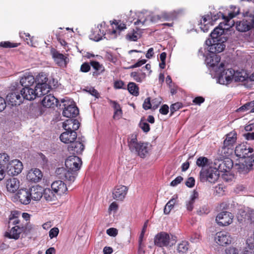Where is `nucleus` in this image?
Instances as JSON below:
<instances>
[{"mask_svg":"<svg viewBox=\"0 0 254 254\" xmlns=\"http://www.w3.org/2000/svg\"><path fill=\"white\" fill-rule=\"evenodd\" d=\"M239 13V9L237 8L236 11L230 12L228 16H225L223 14L219 12L218 13V17L222 16L224 20V22H220L219 25L216 27L211 33L210 36L211 39H220L219 37L224 34L225 30H228L232 26L234 25V21H230L231 19L237 16Z\"/></svg>","mask_w":254,"mask_h":254,"instance_id":"1","label":"nucleus"},{"mask_svg":"<svg viewBox=\"0 0 254 254\" xmlns=\"http://www.w3.org/2000/svg\"><path fill=\"white\" fill-rule=\"evenodd\" d=\"M127 144L130 151L141 158L145 157L148 153V144L138 141L137 135L135 133L129 135L127 138Z\"/></svg>","mask_w":254,"mask_h":254,"instance_id":"2","label":"nucleus"},{"mask_svg":"<svg viewBox=\"0 0 254 254\" xmlns=\"http://www.w3.org/2000/svg\"><path fill=\"white\" fill-rule=\"evenodd\" d=\"M219 178V173L215 169L212 162L209 168H202L199 173V179L201 182H208L211 184L215 183Z\"/></svg>","mask_w":254,"mask_h":254,"instance_id":"3","label":"nucleus"},{"mask_svg":"<svg viewBox=\"0 0 254 254\" xmlns=\"http://www.w3.org/2000/svg\"><path fill=\"white\" fill-rule=\"evenodd\" d=\"M61 101L63 103V115L64 116L72 118L75 117L79 114L78 109L74 105L73 100L66 97L62 99Z\"/></svg>","mask_w":254,"mask_h":254,"instance_id":"4","label":"nucleus"},{"mask_svg":"<svg viewBox=\"0 0 254 254\" xmlns=\"http://www.w3.org/2000/svg\"><path fill=\"white\" fill-rule=\"evenodd\" d=\"M176 242V237L165 232H160L154 238V244L160 247H167L174 245Z\"/></svg>","mask_w":254,"mask_h":254,"instance_id":"5","label":"nucleus"},{"mask_svg":"<svg viewBox=\"0 0 254 254\" xmlns=\"http://www.w3.org/2000/svg\"><path fill=\"white\" fill-rule=\"evenodd\" d=\"M234 167L240 173H247L250 170L254 168V154H251L243 158L241 162L236 163Z\"/></svg>","mask_w":254,"mask_h":254,"instance_id":"6","label":"nucleus"},{"mask_svg":"<svg viewBox=\"0 0 254 254\" xmlns=\"http://www.w3.org/2000/svg\"><path fill=\"white\" fill-rule=\"evenodd\" d=\"M48 79L47 75L44 73H40L36 76L35 82H36V87L38 92L45 95L50 91L52 85L47 83Z\"/></svg>","mask_w":254,"mask_h":254,"instance_id":"7","label":"nucleus"},{"mask_svg":"<svg viewBox=\"0 0 254 254\" xmlns=\"http://www.w3.org/2000/svg\"><path fill=\"white\" fill-rule=\"evenodd\" d=\"M215 169L221 172H229L233 166L232 160L230 158H216L212 162Z\"/></svg>","mask_w":254,"mask_h":254,"instance_id":"8","label":"nucleus"},{"mask_svg":"<svg viewBox=\"0 0 254 254\" xmlns=\"http://www.w3.org/2000/svg\"><path fill=\"white\" fill-rule=\"evenodd\" d=\"M59 178L70 184L73 182L77 175V173L64 168H59L56 170Z\"/></svg>","mask_w":254,"mask_h":254,"instance_id":"9","label":"nucleus"},{"mask_svg":"<svg viewBox=\"0 0 254 254\" xmlns=\"http://www.w3.org/2000/svg\"><path fill=\"white\" fill-rule=\"evenodd\" d=\"M254 28V14L247 16L243 20L237 22L236 29L240 32H246Z\"/></svg>","mask_w":254,"mask_h":254,"instance_id":"10","label":"nucleus"},{"mask_svg":"<svg viewBox=\"0 0 254 254\" xmlns=\"http://www.w3.org/2000/svg\"><path fill=\"white\" fill-rule=\"evenodd\" d=\"M206 44L209 46L208 51L212 53H220L226 47L224 42H221L220 39H208L206 41Z\"/></svg>","mask_w":254,"mask_h":254,"instance_id":"11","label":"nucleus"},{"mask_svg":"<svg viewBox=\"0 0 254 254\" xmlns=\"http://www.w3.org/2000/svg\"><path fill=\"white\" fill-rule=\"evenodd\" d=\"M6 170L9 175L16 176L21 172L23 170V164L19 160L14 159L8 162Z\"/></svg>","mask_w":254,"mask_h":254,"instance_id":"12","label":"nucleus"},{"mask_svg":"<svg viewBox=\"0 0 254 254\" xmlns=\"http://www.w3.org/2000/svg\"><path fill=\"white\" fill-rule=\"evenodd\" d=\"M65 165L67 169L77 173L82 165V161L76 156H70L65 160Z\"/></svg>","mask_w":254,"mask_h":254,"instance_id":"13","label":"nucleus"},{"mask_svg":"<svg viewBox=\"0 0 254 254\" xmlns=\"http://www.w3.org/2000/svg\"><path fill=\"white\" fill-rule=\"evenodd\" d=\"M235 70L232 68H228L224 70L219 75L218 81L220 84L227 85L234 81Z\"/></svg>","mask_w":254,"mask_h":254,"instance_id":"14","label":"nucleus"},{"mask_svg":"<svg viewBox=\"0 0 254 254\" xmlns=\"http://www.w3.org/2000/svg\"><path fill=\"white\" fill-rule=\"evenodd\" d=\"M20 92L22 100L26 99L31 101L35 99L36 97L44 95L41 92H38L36 87L35 89L30 87H23Z\"/></svg>","mask_w":254,"mask_h":254,"instance_id":"15","label":"nucleus"},{"mask_svg":"<svg viewBox=\"0 0 254 254\" xmlns=\"http://www.w3.org/2000/svg\"><path fill=\"white\" fill-rule=\"evenodd\" d=\"M85 142L84 138L78 137L77 140L73 141L68 147L69 151L73 154H80L82 153L85 148L84 142Z\"/></svg>","mask_w":254,"mask_h":254,"instance_id":"16","label":"nucleus"},{"mask_svg":"<svg viewBox=\"0 0 254 254\" xmlns=\"http://www.w3.org/2000/svg\"><path fill=\"white\" fill-rule=\"evenodd\" d=\"M214 240L219 245L223 246L230 244L232 238L228 232L220 231L216 234Z\"/></svg>","mask_w":254,"mask_h":254,"instance_id":"17","label":"nucleus"},{"mask_svg":"<svg viewBox=\"0 0 254 254\" xmlns=\"http://www.w3.org/2000/svg\"><path fill=\"white\" fill-rule=\"evenodd\" d=\"M233 218V216L230 212L223 211L217 215L216 221L219 226H227L232 222Z\"/></svg>","mask_w":254,"mask_h":254,"instance_id":"18","label":"nucleus"},{"mask_svg":"<svg viewBox=\"0 0 254 254\" xmlns=\"http://www.w3.org/2000/svg\"><path fill=\"white\" fill-rule=\"evenodd\" d=\"M30 196V190L21 189L16 193L15 198L21 204L27 205L29 204L31 200Z\"/></svg>","mask_w":254,"mask_h":254,"instance_id":"19","label":"nucleus"},{"mask_svg":"<svg viewBox=\"0 0 254 254\" xmlns=\"http://www.w3.org/2000/svg\"><path fill=\"white\" fill-rule=\"evenodd\" d=\"M218 15L212 16L210 15L207 14L202 16L200 21V28L204 32H207L210 26L213 25V21H215L217 19Z\"/></svg>","mask_w":254,"mask_h":254,"instance_id":"20","label":"nucleus"},{"mask_svg":"<svg viewBox=\"0 0 254 254\" xmlns=\"http://www.w3.org/2000/svg\"><path fill=\"white\" fill-rule=\"evenodd\" d=\"M111 24L113 26V29L110 31V34L112 38H115L118 35H120L121 31L127 28L126 25L121 20H114L113 22L110 21Z\"/></svg>","mask_w":254,"mask_h":254,"instance_id":"21","label":"nucleus"},{"mask_svg":"<svg viewBox=\"0 0 254 254\" xmlns=\"http://www.w3.org/2000/svg\"><path fill=\"white\" fill-rule=\"evenodd\" d=\"M253 149L251 147H248L245 144H239L236 147L235 153L236 155L242 159L246 158V156L252 154Z\"/></svg>","mask_w":254,"mask_h":254,"instance_id":"22","label":"nucleus"},{"mask_svg":"<svg viewBox=\"0 0 254 254\" xmlns=\"http://www.w3.org/2000/svg\"><path fill=\"white\" fill-rule=\"evenodd\" d=\"M128 189L125 186L116 187L113 191V197L117 200L123 201L127 193Z\"/></svg>","mask_w":254,"mask_h":254,"instance_id":"23","label":"nucleus"},{"mask_svg":"<svg viewBox=\"0 0 254 254\" xmlns=\"http://www.w3.org/2000/svg\"><path fill=\"white\" fill-rule=\"evenodd\" d=\"M51 188L55 193L59 195L65 193L67 190L66 184L60 180L54 182L51 185Z\"/></svg>","mask_w":254,"mask_h":254,"instance_id":"24","label":"nucleus"},{"mask_svg":"<svg viewBox=\"0 0 254 254\" xmlns=\"http://www.w3.org/2000/svg\"><path fill=\"white\" fill-rule=\"evenodd\" d=\"M6 100L7 103L11 106L19 105L23 102L20 92H14L8 94Z\"/></svg>","mask_w":254,"mask_h":254,"instance_id":"25","label":"nucleus"},{"mask_svg":"<svg viewBox=\"0 0 254 254\" xmlns=\"http://www.w3.org/2000/svg\"><path fill=\"white\" fill-rule=\"evenodd\" d=\"M63 127L66 131H75L79 127V123L76 119L69 118L63 122Z\"/></svg>","mask_w":254,"mask_h":254,"instance_id":"26","label":"nucleus"},{"mask_svg":"<svg viewBox=\"0 0 254 254\" xmlns=\"http://www.w3.org/2000/svg\"><path fill=\"white\" fill-rule=\"evenodd\" d=\"M43 177L42 172L39 169L35 168L30 170L26 176L27 179L31 182H39Z\"/></svg>","mask_w":254,"mask_h":254,"instance_id":"27","label":"nucleus"},{"mask_svg":"<svg viewBox=\"0 0 254 254\" xmlns=\"http://www.w3.org/2000/svg\"><path fill=\"white\" fill-rule=\"evenodd\" d=\"M60 140L64 143H71L77 139V133L76 131H69L65 130L60 136Z\"/></svg>","mask_w":254,"mask_h":254,"instance_id":"28","label":"nucleus"},{"mask_svg":"<svg viewBox=\"0 0 254 254\" xmlns=\"http://www.w3.org/2000/svg\"><path fill=\"white\" fill-rule=\"evenodd\" d=\"M25 230L24 227L19 225L13 227L9 232L5 233V236L9 239L17 240L20 237V235Z\"/></svg>","mask_w":254,"mask_h":254,"instance_id":"29","label":"nucleus"},{"mask_svg":"<svg viewBox=\"0 0 254 254\" xmlns=\"http://www.w3.org/2000/svg\"><path fill=\"white\" fill-rule=\"evenodd\" d=\"M53 58L55 62L60 66L64 67L66 66L67 64L69 62L67 57L57 51H54L52 53Z\"/></svg>","mask_w":254,"mask_h":254,"instance_id":"30","label":"nucleus"},{"mask_svg":"<svg viewBox=\"0 0 254 254\" xmlns=\"http://www.w3.org/2000/svg\"><path fill=\"white\" fill-rule=\"evenodd\" d=\"M58 100L52 94L44 96L42 100V104L46 108H52L57 105Z\"/></svg>","mask_w":254,"mask_h":254,"instance_id":"31","label":"nucleus"},{"mask_svg":"<svg viewBox=\"0 0 254 254\" xmlns=\"http://www.w3.org/2000/svg\"><path fill=\"white\" fill-rule=\"evenodd\" d=\"M43 190L40 187H33L30 190L31 199L39 200L43 197Z\"/></svg>","mask_w":254,"mask_h":254,"instance_id":"32","label":"nucleus"},{"mask_svg":"<svg viewBox=\"0 0 254 254\" xmlns=\"http://www.w3.org/2000/svg\"><path fill=\"white\" fill-rule=\"evenodd\" d=\"M237 140V133L235 131H231L226 135L225 139L224 141L223 144L225 146L233 147Z\"/></svg>","mask_w":254,"mask_h":254,"instance_id":"33","label":"nucleus"},{"mask_svg":"<svg viewBox=\"0 0 254 254\" xmlns=\"http://www.w3.org/2000/svg\"><path fill=\"white\" fill-rule=\"evenodd\" d=\"M19 181L15 178H13L7 180L6 183V188L8 191L14 192L19 188Z\"/></svg>","mask_w":254,"mask_h":254,"instance_id":"34","label":"nucleus"},{"mask_svg":"<svg viewBox=\"0 0 254 254\" xmlns=\"http://www.w3.org/2000/svg\"><path fill=\"white\" fill-rule=\"evenodd\" d=\"M198 197V193L194 190L190 196V197L189 200L186 201V208L187 210L189 211H191L194 207V203L195 201V200L197 199Z\"/></svg>","mask_w":254,"mask_h":254,"instance_id":"35","label":"nucleus"},{"mask_svg":"<svg viewBox=\"0 0 254 254\" xmlns=\"http://www.w3.org/2000/svg\"><path fill=\"white\" fill-rule=\"evenodd\" d=\"M109 103L112 105L114 109L113 118L114 119L119 120L123 114V111L120 105L115 101L110 100Z\"/></svg>","mask_w":254,"mask_h":254,"instance_id":"36","label":"nucleus"},{"mask_svg":"<svg viewBox=\"0 0 254 254\" xmlns=\"http://www.w3.org/2000/svg\"><path fill=\"white\" fill-rule=\"evenodd\" d=\"M35 81V78L33 75L26 74L21 78L20 83L23 87H29L33 84Z\"/></svg>","mask_w":254,"mask_h":254,"instance_id":"37","label":"nucleus"},{"mask_svg":"<svg viewBox=\"0 0 254 254\" xmlns=\"http://www.w3.org/2000/svg\"><path fill=\"white\" fill-rule=\"evenodd\" d=\"M248 79H249V75L246 71L244 70L240 71L235 70L234 81L235 82H243Z\"/></svg>","mask_w":254,"mask_h":254,"instance_id":"38","label":"nucleus"},{"mask_svg":"<svg viewBox=\"0 0 254 254\" xmlns=\"http://www.w3.org/2000/svg\"><path fill=\"white\" fill-rule=\"evenodd\" d=\"M90 64L92 67L95 70V71L93 72V76H97L104 71V66L102 64H100L99 62L96 61H91Z\"/></svg>","mask_w":254,"mask_h":254,"instance_id":"39","label":"nucleus"},{"mask_svg":"<svg viewBox=\"0 0 254 254\" xmlns=\"http://www.w3.org/2000/svg\"><path fill=\"white\" fill-rule=\"evenodd\" d=\"M55 193L50 189L47 188L43 190V197L48 201L55 200L56 198Z\"/></svg>","mask_w":254,"mask_h":254,"instance_id":"40","label":"nucleus"},{"mask_svg":"<svg viewBox=\"0 0 254 254\" xmlns=\"http://www.w3.org/2000/svg\"><path fill=\"white\" fill-rule=\"evenodd\" d=\"M233 147L232 146H225L224 144L222 146L220 151V158H229L230 156L233 153Z\"/></svg>","mask_w":254,"mask_h":254,"instance_id":"41","label":"nucleus"},{"mask_svg":"<svg viewBox=\"0 0 254 254\" xmlns=\"http://www.w3.org/2000/svg\"><path fill=\"white\" fill-rule=\"evenodd\" d=\"M177 196L174 195L173 197L167 203L164 209V213L165 214H168L170 213L171 210L173 208L174 205L176 202Z\"/></svg>","mask_w":254,"mask_h":254,"instance_id":"42","label":"nucleus"},{"mask_svg":"<svg viewBox=\"0 0 254 254\" xmlns=\"http://www.w3.org/2000/svg\"><path fill=\"white\" fill-rule=\"evenodd\" d=\"M220 61V57L217 55H214L210 57H207L206 59L207 64L211 67H214L217 65Z\"/></svg>","mask_w":254,"mask_h":254,"instance_id":"43","label":"nucleus"},{"mask_svg":"<svg viewBox=\"0 0 254 254\" xmlns=\"http://www.w3.org/2000/svg\"><path fill=\"white\" fill-rule=\"evenodd\" d=\"M196 165L202 168H209L211 165L209 160L205 157H200L196 160Z\"/></svg>","mask_w":254,"mask_h":254,"instance_id":"44","label":"nucleus"},{"mask_svg":"<svg viewBox=\"0 0 254 254\" xmlns=\"http://www.w3.org/2000/svg\"><path fill=\"white\" fill-rule=\"evenodd\" d=\"M127 90L132 95L137 96L139 95V88L134 82H129L127 85Z\"/></svg>","mask_w":254,"mask_h":254,"instance_id":"45","label":"nucleus"},{"mask_svg":"<svg viewBox=\"0 0 254 254\" xmlns=\"http://www.w3.org/2000/svg\"><path fill=\"white\" fill-rule=\"evenodd\" d=\"M130 76L134 80L138 82H141L145 77V74L142 72H132Z\"/></svg>","mask_w":254,"mask_h":254,"instance_id":"46","label":"nucleus"},{"mask_svg":"<svg viewBox=\"0 0 254 254\" xmlns=\"http://www.w3.org/2000/svg\"><path fill=\"white\" fill-rule=\"evenodd\" d=\"M104 31L101 32L100 29L96 31H94L92 34L90 35L91 39L95 41H99L102 39V37L104 35Z\"/></svg>","mask_w":254,"mask_h":254,"instance_id":"47","label":"nucleus"},{"mask_svg":"<svg viewBox=\"0 0 254 254\" xmlns=\"http://www.w3.org/2000/svg\"><path fill=\"white\" fill-rule=\"evenodd\" d=\"M254 107V100L249 103H247L242 107L237 109V111L238 112H246L250 110L252 112V109Z\"/></svg>","mask_w":254,"mask_h":254,"instance_id":"48","label":"nucleus"},{"mask_svg":"<svg viewBox=\"0 0 254 254\" xmlns=\"http://www.w3.org/2000/svg\"><path fill=\"white\" fill-rule=\"evenodd\" d=\"M189 249V243L187 241H182L178 244L177 251L179 253H186Z\"/></svg>","mask_w":254,"mask_h":254,"instance_id":"49","label":"nucleus"},{"mask_svg":"<svg viewBox=\"0 0 254 254\" xmlns=\"http://www.w3.org/2000/svg\"><path fill=\"white\" fill-rule=\"evenodd\" d=\"M225 187L224 185L219 184L216 186L214 188V193L217 194L218 196L223 195L224 194L225 191Z\"/></svg>","mask_w":254,"mask_h":254,"instance_id":"50","label":"nucleus"},{"mask_svg":"<svg viewBox=\"0 0 254 254\" xmlns=\"http://www.w3.org/2000/svg\"><path fill=\"white\" fill-rule=\"evenodd\" d=\"M147 20V18L144 15V14L142 13H139L138 16L137 20L134 22V24L137 25H139L141 24L142 25H144Z\"/></svg>","mask_w":254,"mask_h":254,"instance_id":"51","label":"nucleus"},{"mask_svg":"<svg viewBox=\"0 0 254 254\" xmlns=\"http://www.w3.org/2000/svg\"><path fill=\"white\" fill-rule=\"evenodd\" d=\"M9 159V156L6 153L0 154V164H3L6 167L8 163Z\"/></svg>","mask_w":254,"mask_h":254,"instance_id":"52","label":"nucleus"},{"mask_svg":"<svg viewBox=\"0 0 254 254\" xmlns=\"http://www.w3.org/2000/svg\"><path fill=\"white\" fill-rule=\"evenodd\" d=\"M126 39L130 41H136L138 39V34L136 32L129 33L126 35Z\"/></svg>","mask_w":254,"mask_h":254,"instance_id":"53","label":"nucleus"},{"mask_svg":"<svg viewBox=\"0 0 254 254\" xmlns=\"http://www.w3.org/2000/svg\"><path fill=\"white\" fill-rule=\"evenodd\" d=\"M139 127L142 129L145 132H147L150 130L149 125L146 122H144L143 120H141L139 123Z\"/></svg>","mask_w":254,"mask_h":254,"instance_id":"54","label":"nucleus"},{"mask_svg":"<svg viewBox=\"0 0 254 254\" xmlns=\"http://www.w3.org/2000/svg\"><path fill=\"white\" fill-rule=\"evenodd\" d=\"M18 44L11 43L9 41L1 42L0 46L4 48H14L18 46Z\"/></svg>","mask_w":254,"mask_h":254,"instance_id":"55","label":"nucleus"},{"mask_svg":"<svg viewBox=\"0 0 254 254\" xmlns=\"http://www.w3.org/2000/svg\"><path fill=\"white\" fill-rule=\"evenodd\" d=\"M90 64L88 63H84L80 66V70L82 72H87L90 70Z\"/></svg>","mask_w":254,"mask_h":254,"instance_id":"56","label":"nucleus"},{"mask_svg":"<svg viewBox=\"0 0 254 254\" xmlns=\"http://www.w3.org/2000/svg\"><path fill=\"white\" fill-rule=\"evenodd\" d=\"M59 232V229L57 227H54L51 229L49 232V237L51 239L56 237Z\"/></svg>","mask_w":254,"mask_h":254,"instance_id":"57","label":"nucleus"},{"mask_svg":"<svg viewBox=\"0 0 254 254\" xmlns=\"http://www.w3.org/2000/svg\"><path fill=\"white\" fill-rule=\"evenodd\" d=\"M224 254H240L238 249L234 247H230L225 250Z\"/></svg>","mask_w":254,"mask_h":254,"instance_id":"58","label":"nucleus"},{"mask_svg":"<svg viewBox=\"0 0 254 254\" xmlns=\"http://www.w3.org/2000/svg\"><path fill=\"white\" fill-rule=\"evenodd\" d=\"M152 104L150 101V98H147L144 101L143 104V108L144 109L147 110L152 108Z\"/></svg>","mask_w":254,"mask_h":254,"instance_id":"59","label":"nucleus"},{"mask_svg":"<svg viewBox=\"0 0 254 254\" xmlns=\"http://www.w3.org/2000/svg\"><path fill=\"white\" fill-rule=\"evenodd\" d=\"M181 107V104L179 102L172 104L170 107L171 114H172L174 112L180 109Z\"/></svg>","mask_w":254,"mask_h":254,"instance_id":"60","label":"nucleus"},{"mask_svg":"<svg viewBox=\"0 0 254 254\" xmlns=\"http://www.w3.org/2000/svg\"><path fill=\"white\" fill-rule=\"evenodd\" d=\"M145 233L143 232H141L138 240V243H139V248L138 250L139 251H143L144 245L142 244V241H143V238L144 237Z\"/></svg>","mask_w":254,"mask_h":254,"instance_id":"61","label":"nucleus"},{"mask_svg":"<svg viewBox=\"0 0 254 254\" xmlns=\"http://www.w3.org/2000/svg\"><path fill=\"white\" fill-rule=\"evenodd\" d=\"M6 167L3 164H0V181L3 179L5 176Z\"/></svg>","mask_w":254,"mask_h":254,"instance_id":"62","label":"nucleus"},{"mask_svg":"<svg viewBox=\"0 0 254 254\" xmlns=\"http://www.w3.org/2000/svg\"><path fill=\"white\" fill-rule=\"evenodd\" d=\"M106 232L108 235L113 237H115L118 234V230L114 228H111L107 229Z\"/></svg>","mask_w":254,"mask_h":254,"instance_id":"63","label":"nucleus"},{"mask_svg":"<svg viewBox=\"0 0 254 254\" xmlns=\"http://www.w3.org/2000/svg\"><path fill=\"white\" fill-rule=\"evenodd\" d=\"M183 180V177H182L181 176H178L175 180L171 182L170 185L172 187H176L178 184H179Z\"/></svg>","mask_w":254,"mask_h":254,"instance_id":"64","label":"nucleus"}]
</instances>
